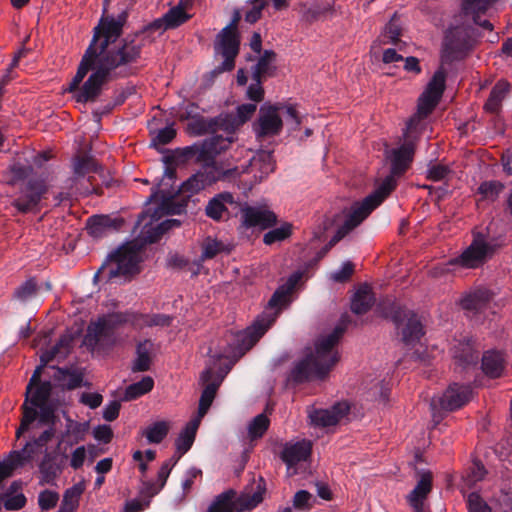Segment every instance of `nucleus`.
Masks as SVG:
<instances>
[{
    "label": "nucleus",
    "mask_w": 512,
    "mask_h": 512,
    "mask_svg": "<svg viewBox=\"0 0 512 512\" xmlns=\"http://www.w3.org/2000/svg\"><path fill=\"white\" fill-rule=\"evenodd\" d=\"M99 170H101V166L91 157L77 156L73 160V173L76 179L90 173H98Z\"/></svg>",
    "instance_id": "nucleus-43"
},
{
    "label": "nucleus",
    "mask_w": 512,
    "mask_h": 512,
    "mask_svg": "<svg viewBox=\"0 0 512 512\" xmlns=\"http://www.w3.org/2000/svg\"><path fill=\"white\" fill-rule=\"evenodd\" d=\"M432 489V474L424 472L415 488L408 495V502L416 512H422L423 503Z\"/></svg>",
    "instance_id": "nucleus-29"
},
{
    "label": "nucleus",
    "mask_w": 512,
    "mask_h": 512,
    "mask_svg": "<svg viewBox=\"0 0 512 512\" xmlns=\"http://www.w3.org/2000/svg\"><path fill=\"white\" fill-rule=\"evenodd\" d=\"M4 479L0 480L2 483ZM26 497L21 492V484L18 482H13L8 488L6 493H3L2 484H0V512H2V506L5 507L6 510H18L25 506Z\"/></svg>",
    "instance_id": "nucleus-28"
},
{
    "label": "nucleus",
    "mask_w": 512,
    "mask_h": 512,
    "mask_svg": "<svg viewBox=\"0 0 512 512\" xmlns=\"http://www.w3.org/2000/svg\"><path fill=\"white\" fill-rule=\"evenodd\" d=\"M348 411L346 403H337L331 409L310 408L308 417L311 425L324 428L336 425Z\"/></svg>",
    "instance_id": "nucleus-22"
},
{
    "label": "nucleus",
    "mask_w": 512,
    "mask_h": 512,
    "mask_svg": "<svg viewBox=\"0 0 512 512\" xmlns=\"http://www.w3.org/2000/svg\"><path fill=\"white\" fill-rule=\"evenodd\" d=\"M190 18L183 7L176 6L171 8L163 17L166 28H176L185 23Z\"/></svg>",
    "instance_id": "nucleus-48"
},
{
    "label": "nucleus",
    "mask_w": 512,
    "mask_h": 512,
    "mask_svg": "<svg viewBox=\"0 0 512 512\" xmlns=\"http://www.w3.org/2000/svg\"><path fill=\"white\" fill-rule=\"evenodd\" d=\"M125 21V14L117 19L105 17L95 27L93 38L69 85V91L75 92L77 102L95 101L102 86L116 75L117 69L136 62L140 57L139 43L134 40L118 41Z\"/></svg>",
    "instance_id": "nucleus-1"
},
{
    "label": "nucleus",
    "mask_w": 512,
    "mask_h": 512,
    "mask_svg": "<svg viewBox=\"0 0 512 512\" xmlns=\"http://www.w3.org/2000/svg\"><path fill=\"white\" fill-rule=\"evenodd\" d=\"M506 365L503 352L498 350L486 351L482 356V370L490 378H498L502 375Z\"/></svg>",
    "instance_id": "nucleus-31"
},
{
    "label": "nucleus",
    "mask_w": 512,
    "mask_h": 512,
    "mask_svg": "<svg viewBox=\"0 0 512 512\" xmlns=\"http://www.w3.org/2000/svg\"><path fill=\"white\" fill-rule=\"evenodd\" d=\"M265 492V482L259 478L253 493L245 491L239 497L234 499V492L229 491L219 495L211 504L209 512H243L252 510L263 500Z\"/></svg>",
    "instance_id": "nucleus-12"
},
{
    "label": "nucleus",
    "mask_w": 512,
    "mask_h": 512,
    "mask_svg": "<svg viewBox=\"0 0 512 512\" xmlns=\"http://www.w3.org/2000/svg\"><path fill=\"white\" fill-rule=\"evenodd\" d=\"M301 279L300 273L292 274L287 282L280 286L270 298L263 313L255 320L247 331L236 336L237 345H228L224 351L209 350L210 361L206 369L201 373L200 382L204 386L200 400L198 413L195 418L201 422L212 405L217 390L224 377L230 371L234 363L248 351L276 321L281 310L289 303L290 294Z\"/></svg>",
    "instance_id": "nucleus-2"
},
{
    "label": "nucleus",
    "mask_w": 512,
    "mask_h": 512,
    "mask_svg": "<svg viewBox=\"0 0 512 512\" xmlns=\"http://www.w3.org/2000/svg\"><path fill=\"white\" fill-rule=\"evenodd\" d=\"M47 192L48 186L45 180H30L11 202V205L18 213H37L40 211V202Z\"/></svg>",
    "instance_id": "nucleus-14"
},
{
    "label": "nucleus",
    "mask_w": 512,
    "mask_h": 512,
    "mask_svg": "<svg viewBox=\"0 0 512 512\" xmlns=\"http://www.w3.org/2000/svg\"><path fill=\"white\" fill-rule=\"evenodd\" d=\"M178 458L171 457L167 461H165L160 467L157 475V481L155 483L145 482L144 489L147 494L153 496L160 492V490L165 486L166 481L173 469V467L177 464Z\"/></svg>",
    "instance_id": "nucleus-37"
},
{
    "label": "nucleus",
    "mask_w": 512,
    "mask_h": 512,
    "mask_svg": "<svg viewBox=\"0 0 512 512\" xmlns=\"http://www.w3.org/2000/svg\"><path fill=\"white\" fill-rule=\"evenodd\" d=\"M345 326L341 323L330 334L317 339L314 353L307 354L293 369L294 381L324 379L329 374L339 361V354L335 347L344 333Z\"/></svg>",
    "instance_id": "nucleus-4"
},
{
    "label": "nucleus",
    "mask_w": 512,
    "mask_h": 512,
    "mask_svg": "<svg viewBox=\"0 0 512 512\" xmlns=\"http://www.w3.org/2000/svg\"><path fill=\"white\" fill-rule=\"evenodd\" d=\"M269 427V419L264 414L257 415L248 426L251 439L261 438Z\"/></svg>",
    "instance_id": "nucleus-51"
},
{
    "label": "nucleus",
    "mask_w": 512,
    "mask_h": 512,
    "mask_svg": "<svg viewBox=\"0 0 512 512\" xmlns=\"http://www.w3.org/2000/svg\"><path fill=\"white\" fill-rule=\"evenodd\" d=\"M311 450V442L307 440L286 443L281 458L290 470L299 462L306 461L311 454Z\"/></svg>",
    "instance_id": "nucleus-25"
},
{
    "label": "nucleus",
    "mask_w": 512,
    "mask_h": 512,
    "mask_svg": "<svg viewBox=\"0 0 512 512\" xmlns=\"http://www.w3.org/2000/svg\"><path fill=\"white\" fill-rule=\"evenodd\" d=\"M86 458V447L79 446L71 453L69 465L74 470H77L83 466Z\"/></svg>",
    "instance_id": "nucleus-58"
},
{
    "label": "nucleus",
    "mask_w": 512,
    "mask_h": 512,
    "mask_svg": "<svg viewBox=\"0 0 512 512\" xmlns=\"http://www.w3.org/2000/svg\"><path fill=\"white\" fill-rule=\"evenodd\" d=\"M265 7V3L259 0H255L253 7L246 12L245 20L248 23H255L261 17L262 10Z\"/></svg>",
    "instance_id": "nucleus-63"
},
{
    "label": "nucleus",
    "mask_w": 512,
    "mask_h": 512,
    "mask_svg": "<svg viewBox=\"0 0 512 512\" xmlns=\"http://www.w3.org/2000/svg\"><path fill=\"white\" fill-rule=\"evenodd\" d=\"M58 499V493L45 490L39 494L38 503L42 510H50L56 506Z\"/></svg>",
    "instance_id": "nucleus-56"
},
{
    "label": "nucleus",
    "mask_w": 512,
    "mask_h": 512,
    "mask_svg": "<svg viewBox=\"0 0 512 512\" xmlns=\"http://www.w3.org/2000/svg\"><path fill=\"white\" fill-rule=\"evenodd\" d=\"M141 261V246L137 242L127 243L109 256L108 262L95 274V279L131 277L139 273Z\"/></svg>",
    "instance_id": "nucleus-8"
},
{
    "label": "nucleus",
    "mask_w": 512,
    "mask_h": 512,
    "mask_svg": "<svg viewBox=\"0 0 512 512\" xmlns=\"http://www.w3.org/2000/svg\"><path fill=\"white\" fill-rule=\"evenodd\" d=\"M239 37L236 27L229 25L221 30L215 41V52L223 57L219 72L231 71L235 66V58L239 52Z\"/></svg>",
    "instance_id": "nucleus-15"
},
{
    "label": "nucleus",
    "mask_w": 512,
    "mask_h": 512,
    "mask_svg": "<svg viewBox=\"0 0 512 512\" xmlns=\"http://www.w3.org/2000/svg\"><path fill=\"white\" fill-rule=\"evenodd\" d=\"M93 436L96 440L103 443H109L112 440V429L107 425H99L93 431Z\"/></svg>",
    "instance_id": "nucleus-64"
},
{
    "label": "nucleus",
    "mask_w": 512,
    "mask_h": 512,
    "mask_svg": "<svg viewBox=\"0 0 512 512\" xmlns=\"http://www.w3.org/2000/svg\"><path fill=\"white\" fill-rule=\"evenodd\" d=\"M119 227L117 220L107 215L91 216L87 220L86 228L88 233L93 237H101L107 232L116 230Z\"/></svg>",
    "instance_id": "nucleus-34"
},
{
    "label": "nucleus",
    "mask_w": 512,
    "mask_h": 512,
    "mask_svg": "<svg viewBox=\"0 0 512 512\" xmlns=\"http://www.w3.org/2000/svg\"><path fill=\"white\" fill-rule=\"evenodd\" d=\"M243 171L244 169L240 171L239 166H234L233 168H224L221 164L212 160L211 163H206L203 165L199 173L202 174L204 182L207 184V186H210L217 181H226L239 177Z\"/></svg>",
    "instance_id": "nucleus-24"
},
{
    "label": "nucleus",
    "mask_w": 512,
    "mask_h": 512,
    "mask_svg": "<svg viewBox=\"0 0 512 512\" xmlns=\"http://www.w3.org/2000/svg\"><path fill=\"white\" fill-rule=\"evenodd\" d=\"M428 178L433 181H441L445 179L448 174L450 173V170L447 166L436 164L431 166L428 169Z\"/></svg>",
    "instance_id": "nucleus-62"
},
{
    "label": "nucleus",
    "mask_w": 512,
    "mask_h": 512,
    "mask_svg": "<svg viewBox=\"0 0 512 512\" xmlns=\"http://www.w3.org/2000/svg\"><path fill=\"white\" fill-rule=\"evenodd\" d=\"M39 472L41 474V485L53 484L59 474V468L49 457V455H45L44 459L39 465Z\"/></svg>",
    "instance_id": "nucleus-46"
},
{
    "label": "nucleus",
    "mask_w": 512,
    "mask_h": 512,
    "mask_svg": "<svg viewBox=\"0 0 512 512\" xmlns=\"http://www.w3.org/2000/svg\"><path fill=\"white\" fill-rule=\"evenodd\" d=\"M241 218L245 228L267 229L277 222V216L268 208L249 205L241 207Z\"/></svg>",
    "instance_id": "nucleus-20"
},
{
    "label": "nucleus",
    "mask_w": 512,
    "mask_h": 512,
    "mask_svg": "<svg viewBox=\"0 0 512 512\" xmlns=\"http://www.w3.org/2000/svg\"><path fill=\"white\" fill-rule=\"evenodd\" d=\"M257 106L255 103H247L239 105L235 114L226 115L220 119V126H227L235 132L237 128L247 122L255 113Z\"/></svg>",
    "instance_id": "nucleus-33"
},
{
    "label": "nucleus",
    "mask_w": 512,
    "mask_h": 512,
    "mask_svg": "<svg viewBox=\"0 0 512 512\" xmlns=\"http://www.w3.org/2000/svg\"><path fill=\"white\" fill-rule=\"evenodd\" d=\"M201 248L202 253L200 259L202 261L213 259L226 250V246L223 242L212 237L205 238L201 244Z\"/></svg>",
    "instance_id": "nucleus-47"
},
{
    "label": "nucleus",
    "mask_w": 512,
    "mask_h": 512,
    "mask_svg": "<svg viewBox=\"0 0 512 512\" xmlns=\"http://www.w3.org/2000/svg\"><path fill=\"white\" fill-rule=\"evenodd\" d=\"M227 135L215 134L205 139L200 146L198 159L201 161L213 160L217 155L226 151L236 140L235 132L227 129V126H221Z\"/></svg>",
    "instance_id": "nucleus-19"
},
{
    "label": "nucleus",
    "mask_w": 512,
    "mask_h": 512,
    "mask_svg": "<svg viewBox=\"0 0 512 512\" xmlns=\"http://www.w3.org/2000/svg\"><path fill=\"white\" fill-rule=\"evenodd\" d=\"M176 135V131L172 126H167L160 129L153 139L154 144L166 145L173 140Z\"/></svg>",
    "instance_id": "nucleus-60"
},
{
    "label": "nucleus",
    "mask_w": 512,
    "mask_h": 512,
    "mask_svg": "<svg viewBox=\"0 0 512 512\" xmlns=\"http://www.w3.org/2000/svg\"><path fill=\"white\" fill-rule=\"evenodd\" d=\"M129 320V314L120 312L99 317L88 325L84 345L91 351L112 347L115 344L113 331Z\"/></svg>",
    "instance_id": "nucleus-9"
},
{
    "label": "nucleus",
    "mask_w": 512,
    "mask_h": 512,
    "mask_svg": "<svg viewBox=\"0 0 512 512\" xmlns=\"http://www.w3.org/2000/svg\"><path fill=\"white\" fill-rule=\"evenodd\" d=\"M375 297L368 285H362L355 292L351 301V310L357 315L366 313L374 304Z\"/></svg>",
    "instance_id": "nucleus-35"
},
{
    "label": "nucleus",
    "mask_w": 512,
    "mask_h": 512,
    "mask_svg": "<svg viewBox=\"0 0 512 512\" xmlns=\"http://www.w3.org/2000/svg\"><path fill=\"white\" fill-rule=\"evenodd\" d=\"M228 205L238 204L231 193H219L208 202L205 208L206 215L215 221L225 219L228 217Z\"/></svg>",
    "instance_id": "nucleus-26"
},
{
    "label": "nucleus",
    "mask_w": 512,
    "mask_h": 512,
    "mask_svg": "<svg viewBox=\"0 0 512 512\" xmlns=\"http://www.w3.org/2000/svg\"><path fill=\"white\" fill-rule=\"evenodd\" d=\"M354 271V265L347 261L343 263L341 268L331 274V279H333L336 282H344L350 278Z\"/></svg>",
    "instance_id": "nucleus-59"
},
{
    "label": "nucleus",
    "mask_w": 512,
    "mask_h": 512,
    "mask_svg": "<svg viewBox=\"0 0 512 512\" xmlns=\"http://www.w3.org/2000/svg\"><path fill=\"white\" fill-rule=\"evenodd\" d=\"M252 83L249 85L246 96L248 99L254 102H261L264 99V88L262 86L263 79L257 78L252 79Z\"/></svg>",
    "instance_id": "nucleus-55"
},
{
    "label": "nucleus",
    "mask_w": 512,
    "mask_h": 512,
    "mask_svg": "<svg viewBox=\"0 0 512 512\" xmlns=\"http://www.w3.org/2000/svg\"><path fill=\"white\" fill-rule=\"evenodd\" d=\"M292 234V225L284 223L280 227L274 228L264 234L263 242L266 245H272L276 242H281Z\"/></svg>",
    "instance_id": "nucleus-49"
},
{
    "label": "nucleus",
    "mask_w": 512,
    "mask_h": 512,
    "mask_svg": "<svg viewBox=\"0 0 512 512\" xmlns=\"http://www.w3.org/2000/svg\"><path fill=\"white\" fill-rule=\"evenodd\" d=\"M103 401V397L99 393L84 392L81 394L80 402L91 409L98 408Z\"/></svg>",
    "instance_id": "nucleus-61"
},
{
    "label": "nucleus",
    "mask_w": 512,
    "mask_h": 512,
    "mask_svg": "<svg viewBox=\"0 0 512 512\" xmlns=\"http://www.w3.org/2000/svg\"><path fill=\"white\" fill-rule=\"evenodd\" d=\"M152 347L153 343L150 340H144L137 345V357L132 365L134 372H144L150 368Z\"/></svg>",
    "instance_id": "nucleus-42"
},
{
    "label": "nucleus",
    "mask_w": 512,
    "mask_h": 512,
    "mask_svg": "<svg viewBox=\"0 0 512 512\" xmlns=\"http://www.w3.org/2000/svg\"><path fill=\"white\" fill-rule=\"evenodd\" d=\"M47 425L49 428L43 431L37 439L27 442L19 451L10 452L9 456L0 462V480L9 477L15 469L24 466L35 456L46 451L45 446L55 433L54 423Z\"/></svg>",
    "instance_id": "nucleus-11"
},
{
    "label": "nucleus",
    "mask_w": 512,
    "mask_h": 512,
    "mask_svg": "<svg viewBox=\"0 0 512 512\" xmlns=\"http://www.w3.org/2000/svg\"><path fill=\"white\" fill-rule=\"evenodd\" d=\"M148 203L156 204L157 206L154 208L153 212H151V208H147L141 217V221H144L147 217L150 218V221L146 223L143 227L142 239L145 242L154 243L158 241L161 238V236L168 230L172 229L175 226H180V221L177 219H168L153 227L152 222L159 220L162 216L165 215L161 214V216L159 217L153 216L156 210H158V213L160 214L159 207L161 205V195L159 196L157 201H151L149 199Z\"/></svg>",
    "instance_id": "nucleus-17"
},
{
    "label": "nucleus",
    "mask_w": 512,
    "mask_h": 512,
    "mask_svg": "<svg viewBox=\"0 0 512 512\" xmlns=\"http://www.w3.org/2000/svg\"><path fill=\"white\" fill-rule=\"evenodd\" d=\"M401 30L399 26L393 22L390 21L386 26L385 29L381 35V42L383 44H396L400 38Z\"/></svg>",
    "instance_id": "nucleus-54"
},
{
    "label": "nucleus",
    "mask_w": 512,
    "mask_h": 512,
    "mask_svg": "<svg viewBox=\"0 0 512 512\" xmlns=\"http://www.w3.org/2000/svg\"><path fill=\"white\" fill-rule=\"evenodd\" d=\"M242 173L251 172L256 182L262 181L275 169V161L272 153L268 151H259L249 160L248 165H241Z\"/></svg>",
    "instance_id": "nucleus-23"
},
{
    "label": "nucleus",
    "mask_w": 512,
    "mask_h": 512,
    "mask_svg": "<svg viewBox=\"0 0 512 512\" xmlns=\"http://www.w3.org/2000/svg\"><path fill=\"white\" fill-rule=\"evenodd\" d=\"M284 116L291 131H295L301 124V118L294 105L291 104H269L265 103L260 107L257 120L253 123V131L258 139H265L277 136L283 128Z\"/></svg>",
    "instance_id": "nucleus-6"
},
{
    "label": "nucleus",
    "mask_w": 512,
    "mask_h": 512,
    "mask_svg": "<svg viewBox=\"0 0 512 512\" xmlns=\"http://www.w3.org/2000/svg\"><path fill=\"white\" fill-rule=\"evenodd\" d=\"M446 72L440 67L428 82L425 90L418 99L417 112L409 119L404 133L405 137L409 136L420 122L425 119L437 106L443 92L445 90Z\"/></svg>",
    "instance_id": "nucleus-10"
},
{
    "label": "nucleus",
    "mask_w": 512,
    "mask_h": 512,
    "mask_svg": "<svg viewBox=\"0 0 512 512\" xmlns=\"http://www.w3.org/2000/svg\"><path fill=\"white\" fill-rule=\"evenodd\" d=\"M86 489L84 481H80L68 488L63 495L59 512H74L79 506V501Z\"/></svg>",
    "instance_id": "nucleus-38"
},
{
    "label": "nucleus",
    "mask_w": 512,
    "mask_h": 512,
    "mask_svg": "<svg viewBox=\"0 0 512 512\" xmlns=\"http://www.w3.org/2000/svg\"><path fill=\"white\" fill-rule=\"evenodd\" d=\"M468 512H492L490 506L476 492H472L467 496Z\"/></svg>",
    "instance_id": "nucleus-52"
},
{
    "label": "nucleus",
    "mask_w": 512,
    "mask_h": 512,
    "mask_svg": "<svg viewBox=\"0 0 512 512\" xmlns=\"http://www.w3.org/2000/svg\"><path fill=\"white\" fill-rule=\"evenodd\" d=\"M37 290L36 283L33 280H27L15 291V297L19 300L25 301L32 297Z\"/></svg>",
    "instance_id": "nucleus-57"
},
{
    "label": "nucleus",
    "mask_w": 512,
    "mask_h": 512,
    "mask_svg": "<svg viewBox=\"0 0 512 512\" xmlns=\"http://www.w3.org/2000/svg\"><path fill=\"white\" fill-rule=\"evenodd\" d=\"M393 320L397 327L404 325L402 340L406 345H414L424 335L422 322L413 311L398 309L394 313Z\"/></svg>",
    "instance_id": "nucleus-18"
},
{
    "label": "nucleus",
    "mask_w": 512,
    "mask_h": 512,
    "mask_svg": "<svg viewBox=\"0 0 512 512\" xmlns=\"http://www.w3.org/2000/svg\"><path fill=\"white\" fill-rule=\"evenodd\" d=\"M275 60V52L265 50L253 68L252 79H266L267 77H272L276 71Z\"/></svg>",
    "instance_id": "nucleus-36"
},
{
    "label": "nucleus",
    "mask_w": 512,
    "mask_h": 512,
    "mask_svg": "<svg viewBox=\"0 0 512 512\" xmlns=\"http://www.w3.org/2000/svg\"><path fill=\"white\" fill-rule=\"evenodd\" d=\"M503 189L504 185L500 181H485L480 184L478 193L482 196V199L494 201L498 198Z\"/></svg>",
    "instance_id": "nucleus-50"
},
{
    "label": "nucleus",
    "mask_w": 512,
    "mask_h": 512,
    "mask_svg": "<svg viewBox=\"0 0 512 512\" xmlns=\"http://www.w3.org/2000/svg\"><path fill=\"white\" fill-rule=\"evenodd\" d=\"M51 390L52 385L49 381L40 382L39 379L36 383L29 382L26 388V400L23 404V417L16 431L17 438L26 432L36 420L39 424L55 423L54 409L49 404Z\"/></svg>",
    "instance_id": "nucleus-5"
},
{
    "label": "nucleus",
    "mask_w": 512,
    "mask_h": 512,
    "mask_svg": "<svg viewBox=\"0 0 512 512\" xmlns=\"http://www.w3.org/2000/svg\"><path fill=\"white\" fill-rule=\"evenodd\" d=\"M497 0H463L462 9L465 15L471 16L475 24L487 30H492L493 25L488 20H480L481 15L496 2Z\"/></svg>",
    "instance_id": "nucleus-27"
},
{
    "label": "nucleus",
    "mask_w": 512,
    "mask_h": 512,
    "mask_svg": "<svg viewBox=\"0 0 512 512\" xmlns=\"http://www.w3.org/2000/svg\"><path fill=\"white\" fill-rule=\"evenodd\" d=\"M154 380L150 376L143 377L139 382L130 384L124 392L123 399L125 401L134 400L153 389Z\"/></svg>",
    "instance_id": "nucleus-44"
},
{
    "label": "nucleus",
    "mask_w": 512,
    "mask_h": 512,
    "mask_svg": "<svg viewBox=\"0 0 512 512\" xmlns=\"http://www.w3.org/2000/svg\"><path fill=\"white\" fill-rule=\"evenodd\" d=\"M89 430L88 422H77L72 419H67L65 433L63 439H67L69 445L77 444L85 440L86 434Z\"/></svg>",
    "instance_id": "nucleus-41"
},
{
    "label": "nucleus",
    "mask_w": 512,
    "mask_h": 512,
    "mask_svg": "<svg viewBox=\"0 0 512 512\" xmlns=\"http://www.w3.org/2000/svg\"><path fill=\"white\" fill-rule=\"evenodd\" d=\"M490 299L491 293L487 289H478L463 297L461 300V306L465 310L480 311L485 307Z\"/></svg>",
    "instance_id": "nucleus-40"
},
{
    "label": "nucleus",
    "mask_w": 512,
    "mask_h": 512,
    "mask_svg": "<svg viewBox=\"0 0 512 512\" xmlns=\"http://www.w3.org/2000/svg\"><path fill=\"white\" fill-rule=\"evenodd\" d=\"M452 354L454 359L460 365L476 364L479 354L475 348V341L472 339L459 340L457 344L452 347Z\"/></svg>",
    "instance_id": "nucleus-32"
},
{
    "label": "nucleus",
    "mask_w": 512,
    "mask_h": 512,
    "mask_svg": "<svg viewBox=\"0 0 512 512\" xmlns=\"http://www.w3.org/2000/svg\"><path fill=\"white\" fill-rule=\"evenodd\" d=\"M486 474L485 467L479 463L474 462L467 475L463 478L466 486L471 488L478 481H481Z\"/></svg>",
    "instance_id": "nucleus-53"
},
{
    "label": "nucleus",
    "mask_w": 512,
    "mask_h": 512,
    "mask_svg": "<svg viewBox=\"0 0 512 512\" xmlns=\"http://www.w3.org/2000/svg\"><path fill=\"white\" fill-rule=\"evenodd\" d=\"M472 240L460 255L449 260V264L465 269L482 267L496 253L499 245L491 237L487 228H475L471 232Z\"/></svg>",
    "instance_id": "nucleus-7"
},
{
    "label": "nucleus",
    "mask_w": 512,
    "mask_h": 512,
    "mask_svg": "<svg viewBox=\"0 0 512 512\" xmlns=\"http://www.w3.org/2000/svg\"><path fill=\"white\" fill-rule=\"evenodd\" d=\"M472 397V388L469 385L454 383L438 398L440 407L447 411H454L463 407Z\"/></svg>",
    "instance_id": "nucleus-21"
},
{
    "label": "nucleus",
    "mask_w": 512,
    "mask_h": 512,
    "mask_svg": "<svg viewBox=\"0 0 512 512\" xmlns=\"http://www.w3.org/2000/svg\"><path fill=\"white\" fill-rule=\"evenodd\" d=\"M199 425V418H193L186 424L176 439V452L172 457L178 458L179 460L185 453L189 451L194 443Z\"/></svg>",
    "instance_id": "nucleus-30"
},
{
    "label": "nucleus",
    "mask_w": 512,
    "mask_h": 512,
    "mask_svg": "<svg viewBox=\"0 0 512 512\" xmlns=\"http://www.w3.org/2000/svg\"><path fill=\"white\" fill-rule=\"evenodd\" d=\"M509 90L510 84L506 80H499L491 90L489 98L484 105L485 110L490 113H497Z\"/></svg>",
    "instance_id": "nucleus-39"
},
{
    "label": "nucleus",
    "mask_w": 512,
    "mask_h": 512,
    "mask_svg": "<svg viewBox=\"0 0 512 512\" xmlns=\"http://www.w3.org/2000/svg\"><path fill=\"white\" fill-rule=\"evenodd\" d=\"M472 29L466 26L451 28L447 31L444 41L445 56L461 59L473 46Z\"/></svg>",
    "instance_id": "nucleus-16"
},
{
    "label": "nucleus",
    "mask_w": 512,
    "mask_h": 512,
    "mask_svg": "<svg viewBox=\"0 0 512 512\" xmlns=\"http://www.w3.org/2000/svg\"><path fill=\"white\" fill-rule=\"evenodd\" d=\"M414 154L412 143H404L397 149L390 151L391 174L388 175L377 189L360 202H355L350 208L344 209L334 218L339 227L328 243L331 248L343 239L354 228L360 225L370 213L377 208L384 199L395 189V176L401 175L409 166Z\"/></svg>",
    "instance_id": "nucleus-3"
},
{
    "label": "nucleus",
    "mask_w": 512,
    "mask_h": 512,
    "mask_svg": "<svg viewBox=\"0 0 512 512\" xmlns=\"http://www.w3.org/2000/svg\"><path fill=\"white\" fill-rule=\"evenodd\" d=\"M207 187V184L204 182L202 174L197 172L196 174L189 177L185 182L182 183L181 187L177 190H169L164 191L159 187L152 192L150 195L151 201H157L161 194V205L159 207L160 214L158 210L155 211L154 217H159L161 214H174L176 213V208L174 206L173 200L174 197L179 193H188V194H196L199 191L203 190Z\"/></svg>",
    "instance_id": "nucleus-13"
},
{
    "label": "nucleus",
    "mask_w": 512,
    "mask_h": 512,
    "mask_svg": "<svg viewBox=\"0 0 512 512\" xmlns=\"http://www.w3.org/2000/svg\"><path fill=\"white\" fill-rule=\"evenodd\" d=\"M170 429V424L167 421H157L149 425L145 431L144 436L149 443L158 444L164 440Z\"/></svg>",
    "instance_id": "nucleus-45"
}]
</instances>
